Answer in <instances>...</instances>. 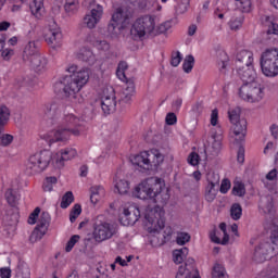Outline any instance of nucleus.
<instances>
[{"mask_svg": "<svg viewBox=\"0 0 278 278\" xmlns=\"http://www.w3.org/2000/svg\"><path fill=\"white\" fill-rule=\"evenodd\" d=\"M237 2V8L243 12H251V0H235Z\"/></svg>", "mask_w": 278, "mask_h": 278, "instance_id": "45", "label": "nucleus"}, {"mask_svg": "<svg viewBox=\"0 0 278 278\" xmlns=\"http://www.w3.org/2000/svg\"><path fill=\"white\" fill-rule=\"evenodd\" d=\"M194 264L188 265L185 264L181 265L178 268V273L176 274V278H201L199 276H194Z\"/></svg>", "mask_w": 278, "mask_h": 278, "instance_id": "28", "label": "nucleus"}, {"mask_svg": "<svg viewBox=\"0 0 278 278\" xmlns=\"http://www.w3.org/2000/svg\"><path fill=\"white\" fill-rule=\"evenodd\" d=\"M58 184V178L55 176L47 177L42 184L43 192H53V186Z\"/></svg>", "mask_w": 278, "mask_h": 278, "instance_id": "37", "label": "nucleus"}, {"mask_svg": "<svg viewBox=\"0 0 278 278\" xmlns=\"http://www.w3.org/2000/svg\"><path fill=\"white\" fill-rule=\"evenodd\" d=\"M212 278H229V275H227L225 266L216 263L212 269Z\"/></svg>", "mask_w": 278, "mask_h": 278, "instance_id": "34", "label": "nucleus"}, {"mask_svg": "<svg viewBox=\"0 0 278 278\" xmlns=\"http://www.w3.org/2000/svg\"><path fill=\"white\" fill-rule=\"evenodd\" d=\"M66 72L71 75L62 76L53 84L54 93L64 99H70L73 103H81L77 100V97H79L84 86L88 84L90 75L86 70L77 71V65H70Z\"/></svg>", "mask_w": 278, "mask_h": 278, "instance_id": "4", "label": "nucleus"}, {"mask_svg": "<svg viewBox=\"0 0 278 278\" xmlns=\"http://www.w3.org/2000/svg\"><path fill=\"white\" fill-rule=\"evenodd\" d=\"M77 157V150L73 147L61 149L53 156V153L49 150L36 152L30 155L26 164L27 175H38L49 168V164H54L55 168H64V162H70Z\"/></svg>", "mask_w": 278, "mask_h": 278, "instance_id": "3", "label": "nucleus"}, {"mask_svg": "<svg viewBox=\"0 0 278 278\" xmlns=\"http://www.w3.org/2000/svg\"><path fill=\"white\" fill-rule=\"evenodd\" d=\"M211 125L216 127L218 125V109H214L211 113Z\"/></svg>", "mask_w": 278, "mask_h": 278, "instance_id": "58", "label": "nucleus"}, {"mask_svg": "<svg viewBox=\"0 0 278 278\" xmlns=\"http://www.w3.org/2000/svg\"><path fill=\"white\" fill-rule=\"evenodd\" d=\"M190 233L188 232H178L176 237V244L184 247V244H188V242H190Z\"/></svg>", "mask_w": 278, "mask_h": 278, "instance_id": "46", "label": "nucleus"}, {"mask_svg": "<svg viewBox=\"0 0 278 278\" xmlns=\"http://www.w3.org/2000/svg\"><path fill=\"white\" fill-rule=\"evenodd\" d=\"M264 90V86L257 81L247 83L239 88L238 94L242 101H247L248 103H260L266 94Z\"/></svg>", "mask_w": 278, "mask_h": 278, "instance_id": "10", "label": "nucleus"}, {"mask_svg": "<svg viewBox=\"0 0 278 278\" xmlns=\"http://www.w3.org/2000/svg\"><path fill=\"white\" fill-rule=\"evenodd\" d=\"M260 210L267 214L265 227L270 231V242L263 241L255 245L252 254V261L255 264H264V262L273 260L276 253H278V215L275 216L273 200H267L266 204H260Z\"/></svg>", "mask_w": 278, "mask_h": 278, "instance_id": "2", "label": "nucleus"}, {"mask_svg": "<svg viewBox=\"0 0 278 278\" xmlns=\"http://www.w3.org/2000/svg\"><path fill=\"white\" fill-rule=\"evenodd\" d=\"M130 21L131 13L119 8L113 13L108 30L113 36H118L123 29H127V25H129Z\"/></svg>", "mask_w": 278, "mask_h": 278, "instance_id": "11", "label": "nucleus"}, {"mask_svg": "<svg viewBox=\"0 0 278 278\" xmlns=\"http://www.w3.org/2000/svg\"><path fill=\"white\" fill-rule=\"evenodd\" d=\"M231 194H233V197H244V194H247V187L243 182L237 181L233 184Z\"/></svg>", "mask_w": 278, "mask_h": 278, "instance_id": "39", "label": "nucleus"}, {"mask_svg": "<svg viewBox=\"0 0 278 278\" xmlns=\"http://www.w3.org/2000/svg\"><path fill=\"white\" fill-rule=\"evenodd\" d=\"M14 142V136L10 134L0 135V147H10Z\"/></svg>", "mask_w": 278, "mask_h": 278, "instance_id": "48", "label": "nucleus"}, {"mask_svg": "<svg viewBox=\"0 0 278 278\" xmlns=\"http://www.w3.org/2000/svg\"><path fill=\"white\" fill-rule=\"evenodd\" d=\"M219 229L224 233V238L220 240L218 236H216V229H213L210 232V239L215 243V244H227L229 242V235H227V224L220 223L219 224Z\"/></svg>", "mask_w": 278, "mask_h": 278, "instance_id": "26", "label": "nucleus"}, {"mask_svg": "<svg viewBox=\"0 0 278 278\" xmlns=\"http://www.w3.org/2000/svg\"><path fill=\"white\" fill-rule=\"evenodd\" d=\"M256 278H278V273L277 269L273 267H266L257 274Z\"/></svg>", "mask_w": 278, "mask_h": 278, "instance_id": "40", "label": "nucleus"}, {"mask_svg": "<svg viewBox=\"0 0 278 278\" xmlns=\"http://www.w3.org/2000/svg\"><path fill=\"white\" fill-rule=\"evenodd\" d=\"M227 64H229V56L225 53H220V60L217 63L219 71H225L227 68Z\"/></svg>", "mask_w": 278, "mask_h": 278, "instance_id": "51", "label": "nucleus"}, {"mask_svg": "<svg viewBox=\"0 0 278 278\" xmlns=\"http://www.w3.org/2000/svg\"><path fill=\"white\" fill-rule=\"evenodd\" d=\"M45 115L48 118V125L55 128L41 135L42 140L47 141L49 147L55 144V142H68L71 136H84L88 129L84 118L74 113L64 111L62 115V105L56 102L46 104Z\"/></svg>", "mask_w": 278, "mask_h": 278, "instance_id": "1", "label": "nucleus"}, {"mask_svg": "<svg viewBox=\"0 0 278 278\" xmlns=\"http://www.w3.org/2000/svg\"><path fill=\"white\" fill-rule=\"evenodd\" d=\"M231 189V181L227 178L222 180V185L219 187V191L222 194H227L229 190Z\"/></svg>", "mask_w": 278, "mask_h": 278, "instance_id": "53", "label": "nucleus"}, {"mask_svg": "<svg viewBox=\"0 0 278 278\" xmlns=\"http://www.w3.org/2000/svg\"><path fill=\"white\" fill-rule=\"evenodd\" d=\"M35 73H45L49 68V60L43 54H37L28 60Z\"/></svg>", "mask_w": 278, "mask_h": 278, "instance_id": "20", "label": "nucleus"}, {"mask_svg": "<svg viewBox=\"0 0 278 278\" xmlns=\"http://www.w3.org/2000/svg\"><path fill=\"white\" fill-rule=\"evenodd\" d=\"M132 197L141 199V201L150 200L153 203L166 205L170 199V193H168L164 180L161 178H148L135 187Z\"/></svg>", "mask_w": 278, "mask_h": 278, "instance_id": "5", "label": "nucleus"}, {"mask_svg": "<svg viewBox=\"0 0 278 278\" xmlns=\"http://www.w3.org/2000/svg\"><path fill=\"white\" fill-rule=\"evenodd\" d=\"M192 68H194V56L190 54L186 56L182 63V71L185 73H192Z\"/></svg>", "mask_w": 278, "mask_h": 278, "instance_id": "43", "label": "nucleus"}, {"mask_svg": "<svg viewBox=\"0 0 278 278\" xmlns=\"http://www.w3.org/2000/svg\"><path fill=\"white\" fill-rule=\"evenodd\" d=\"M164 216L165 213L159 205L147 210L144 219L149 233H159L166 227V218Z\"/></svg>", "mask_w": 278, "mask_h": 278, "instance_id": "9", "label": "nucleus"}, {"mask_svg": "<svg viewBox=\"0 0 278 278\" xmlns=\"http://www.w3.org/2000/svg\"><path fill=\"white\" fill-rule=\"evenodd\" d=\"M134 92H136V85L131 80H126V87L123 91V101L125 103H129V101H131V97H134Z\"/></svg>", "mask_w": 278, "mask_h": 278, "instance_id": "32", "label": "nucleus"}, {"mask_svg": "<svg viewBox=\"0 0 278 278\" xmlns=\"http://www.w3.org/2000/svg\"><path fill=\"white\" fill-rule=\"evenodd\" d=\"M1 278H12V270L8 267H3L0 269Z\"/></svg>", "mask_w": 278, "mask_h": 278, "instance_id": "61", "label": "nucleus"}, {"mask_svg": "<svg viewBox=\"0 0 278 278\" xmlns=\"http://www.w3.org/2000/svg\"><path fill=\"white\" fill-rule=\"evenodd\" d=\"M29 86H31V83H29L28 78L18 77L14 80V88L16 89L27 88L29 90Z\"/></svg>", "mask_w": 278, "mask_h": 278, "instance_id": "44", "label": "nucleus"}, {"mask_svg": "<svg viewBox=\"0 0 278 278\" xmlns=\"http://www.w3.org/2000/svg\"><path fill=\"white\" fill-rule=\"evenodd\" d=\"M101 108L105 116H109V114H114V112H116V93L114 92V88L111 87L104 89L101 99Z\"/></svg>", "mask_w": 278, "mask_h": 278, "instance_id": "16", "label": "nucleus"}, {"mask_svg": "<svg viewBox=\"0 0 278 278\" xmlns=\"http://www.w3.org/2000/svg\"><path fill=\"white\" fill-rule=\"evenodd\" d=\"M130 162L132 166L138 167L140 173H149V170H157V167L164 164V154L157 149L141 151L130 155Z\"/></svg>", "mask_w": 278, "mask_h": 278, "instance_id": "6", "label": "nucleus"}, {"mask_svg": "<svg viewBox=\"0 0 278 278\" xmlns=\"http://www.w3.org/2000/svg\"><path fill=\"white\" fill-rule=\"evenodd\" d=\"M187 162L190 166H197L201 162V156L197 152H191L188 155Z\"/></svg>", "mask_w": 278, "mask_h": 278, "instance_id": "50", "label": "nucleus"}, {"mask_svg": "<svg viewBox=\"0 0 278 278\" xmlns=\"http://www.w3.org/2000/svg\"><path fill=\"white\" fill-rule=\"evenodd\" d=\"M237 162L239 164H244V147H239L238 153H237Z\"/></svg>", "mask_w": 278, "mask_h": 278, "instance_id": "60", "label": "nucleus"}, {"mask_svg": "<svg viewBox=\"0 0 278 278\" xmlns=\"http://www.w3.org/2000/svg\"><path fill=\"white\" fill-rule=\"evenodd\" d=\"M13 54H14V50L12 49L2 50V58L4 60H9L10 58H12Z\"/></svg>", "mask_w": 278, "mask_h": 278, "instance_id": "62", "label": "nucleus"}, {"mask_svg": "<svg viewBox=\"0 0 278 278\" xmlns=\"http://www.w3.org/2000/svg\"><path fill=\"white\" fill-rule=\"evenodd\" d=\"M64 10L66 14H75L79 10V0H65Z\"/></svg>", "mask_w": 278, "mask_h": 278, "instance_id": "35", "label": "nucleus"}, {"mask_svg": "<svg viewBox=\"0 0 278 278\" xmlns=\"http://www.w3.org/2000/svg\"><path fill=\"white\" fill-rule=\"evenodd\" d=\"M229 25H230V29L237 30L240 27H242V18L240 17L232 18L230 20Z\"/></svg>", "mask_w": 278, "mask_h": 278, "instance_id": "55", "label": "nucleus"}, {"mask_svg": "<svg viewBox=\"0 0 278 278\" xmlns=\"http://www.w3.org/2000/svg\"><path fill=\"white\" fill-rule=\"evenodd\" d=\"M101 16H103V7L97 4L96 8L91 9V13L85 16L84 23L89 29H94L99 21H101Z\"/></svg>", "mask_w": 278, "mask_h": 278, "instance_id": "19", "label": "nucleus"}, {"mask_svg": "<svg viewBox=\"0 0 278 278\" xmlns=\"http://www.w3.org/2000/svg\"><path fill=\"white\" fill-rule=\"evenodd\" d=\"M79 238H80L79 235H74L70 238V240L65 245L66 253H71L73 251V249L75 248V243L79 242Z\"/></svg>", "mask_w": 278, "mask_h": 278, "instance_id": "49", "label": "nucleus"}, {"mask_svg": "<svg viewBox=\"0 0 278 278\" xmlns=\"http://www.w3.org/2000/svg\"><path fill=\"white\" fill-rule=\"evenodd\" d=\"M116 233V225L110 223L96 224L93 229V238L96 242H104L110 240Z\"/></svg>", "mask_w": 278, "mask_h": 278, "instance_id": "15", "label": "nucleus"}, {"mask_svg": "<svg viewBox=\"0 0 278 278\" xmlns=\"http://www.w3.org/2000/svg\"><path fill=\"white\" fill-rule=\"evenodd\" d=\"M86 41L92 45V47H96L98 51H110V45L105 40H97L94 39V36L88 35L86 38Z\"/></svg>", "mask_w": 278, "mask_h": 278, "instance_id": "29", "label": "nucleus"}, {"mask_svg": "<svg viewBox=\"0 0 278 278\" xmlns=\"http://www.w3.org/2000/svg\"><path fill=\"white\" fill-rule=\"evenodd\" d=\"M181 60H184L181 52L176 51L172 53V60H170L172 66H179V64H181Z\"/></svg>", "mask_w": 278, "mask_h": 278, "instance_id": "52", "label": "nucleus"}, {"mask_svg": "<svg viewBox=\"0 0 278 278\" xmlns=\"http://www.w3.org/2000/svg\"><path fill=\"white\" fill-rule=\"evenodd\" d=\"M91 195L90 201L91 203H99L101 197H105V188L103 186H93L90 189Z\"/></svg>", "mask_w": 278, "mask_h": 278, "instance_id": "31", "label": "nucleus"}, {"mask_svg": "<svg viewBox=\"0 0 278 278\" xmlns=\"http://www.w3.org/2000/svg\"><path fill=\"white\" fill-rule=\"evenodd\" d=\"M155 31V18L151 15H144L137 18L130 28V36L135 40H142L146 36H153Z\"/></svg>", "mask_w": 278, "mask_h": 278, "instance_id": "7", "label": "nucleus"}, {"mask_svg": "<svg viewBox=\"0 0 278 278\" xmlns=\"http://www.w3.org/2000/svg\"><path fill=\"white\" fill-rule=\"evenodd\" d=\"M114 187L118 194H127L129 192V182L125 179L116 180Z\"/></svg>", "mask_w": 278, "mask_h": 278, "instance_id": "38", "label": "nucleus"}, {"mask_svg": "<svg viewBox=\"0 0 278 278\" xmlns=\"http://www.w3.org/2000/svg\"><path fill=\"white\" fill-rule=\"evenodd\" d=\"M240 108L229 109L228 118L230 123L233 125V134L239 138V142H244V138L247 137V119L240 118Z\"/></svg>", "mask_w": 278, "mask_h": 278, "instance_id": "13", "label": "nucleus"}, {"mask_svg": "<svg viewBox=\"0 0 278 278\" xmlns=\"http://www.w3.org/2000/svg\"><path fill=\"white\" fill-rule=\"evenodd\" d=\"M237 74L243 84H254L257 78V73L253 68V65L238 67Z\"/></svg>", "mask_w": 278, "mask_h": 278, "instance_id": "21", "label": "nucleus"}, {"mask_svg": "<svg viewBox=\"0 0 278 278\" xmlns=\"http://www.w3.org/2000/svg\"><path fill=\"white\" fill-rule=\"evenodd\" d=\"M253 53L249 50H241L237 53L236 66L242 68V66H253Z\"/></svg>", "mask_w": 278, "mask_h": 278, "instance_id": "22", "label": "nucleus"}, {"mask_svg": "<svg viewBox=\"0 0 278 278\" xmlns=\"http://www.w3.org/2000/svg\"><path fill=\"white\" fill-rule=\"evenodd\" d=\"M49 225H51V215H49V213H42L39 217L37 226L30 235V242H38L41 238H45L49 231Z\"/></svg>", "mask_w": 278, "mask_h": 278, "instance_id": "14", "label": "nucleus"}, {"mask_svg": "<svg viewBox=\"0 0 278 278\" xmlns=\"http://www.w3.org/2000/svg\"><path fill=\"white\" fill-rule=\"evenodd\" d=\"M269 129H270L271 136L277 140L278 139V126L274 124L270 126Z\"/></svg>", "mask_w": 278, "mask_h": 278, "instance_id": "64", "label": "nucleus"}, {"mask_svg": "<svg viewBox=\"0 0 278 278\" xmlns=\"http://www.w3.org/2000/svg\"><path fill=\"white\" fill-rule=\"evenodd\" d=\"M261 70L265 77H278V49H266L261 54Z\"/></svg>", "mask_w": 278, "mask_h": 278, "instance_id": "8", "label": "nucleus"}, {"mask_svg": "<svg viewBox=\"0 0 278 278\" xmlns=\"http://www.w3.org/2000/svg\"><path fill=\"white\" fill-rule=\"evenodd\" d=\"M81 215V205L75 204L70 213V220L71 223H75L77 218Z\"/></svg>", "mask_w": 278, "mask_h": 278, "instance_id": "47", "label": "nucleus"}, {"mask_svg": "<svg viewBox=\"0 0 278 278\" xmlns=\"http://www.w3.org/2000/svg\"><path fill=\"white\" fill-rule=\"evenodd\" d=\"M188 248H181L173 251V260L175 264H181L188 257Z\"/></svg>", "mask_w": 278, "mask_h": 278, "instance_id": "33", "label": "nucleus"}, {"mask_svg": "<svg viewBox=\"0 0 278 278\" xmlns=\"http://www.w3.org/2000/svg\"><path fill=\"white\" fill-rule=\"evenodd\" d=\"M10 121V109L3 104L0 105V127H5Z\"/></svg>", "mask_w": 278, "mask_h": 278, "instance_id": "36", "label": "nucleus"}, {"mask_svg": "<svg viewBox=\"0 0 278 278\" xmlns=\"http://www.w3.org/2000/svg\"><path fill=\"white\" fill-rule=\"evenodd\" d=\"M75 201V195H73V191H67L65 194L62 197L61 201V207L62 210H66L67 207L71 206V203Z\"/></svg>", "mask_w": 278, "mask_h": 278, "instance_id": "42", "label": "nucleus"}, {"mask_svg": "<svg viewBox=\"0 0 278 278\" xmlns=\"http://www.w3.org/2000/svg\"><path fill=\"white\" fill-rule=\"evenodd\" d=\"M29 11L31 16L40 21L45 16V0H33L29 2Z\"/></svg>", "mask_w": 278, "mask_h": 278, "instance_id": "23", "label": "nucleus"}, {"mask_svg": "<svg viewBox=\"0 0 278 278\" xmlns=\"http://www.w3.org/2000/svg\"><path fill=\"white\" fill-rule=\"evenodd\" d=\"M262 24L267 27V36H278V24L275 22V17L270 15H264L262 17Z\"/></svg>", "mask_w": 278, "mask_h": 278, "instance_id": "24", "label": "nucleus"}, {"mask_svg": "<svg viewBox=\"0 0 278 278\" xmlns=\"http://www.w3.org/2000/svg\"><path fill=\"white\" fill-rule=\"evenodd\" d=\"M78 60H81L83 62H87L90 66L97 62V56L94 55V52L90 50L89 48H81L77 54Z\"/></svg>", "mask_w": 278, "mask_h": 278, "instance_id": "27", "label": "nucleus"}, {"mask_svg": "<svg viewBox=\"0 0 278 278\" xmlns=\"http://www.w3.org/2000/svg\"><path fill=\"white\" fill-rule=\"evenodd\" d=\"M116 76L118 79H121V81H128L127 76L125 75V71L123 70H116Z\"/></svg>", "mask_w": 278, "mask_h": 278, "instance_id": "63", "label": "nucleus"}, {"mask_svg": "<svg viewBox=\"0 0 278 278\" xmlns=\"http://www.w3.org/2000/svg\"><path fill=\"white\" fill-rule=\"evenodd\" d=\"M230 216L232 220H240V218H242V206L239 203H235L231 205Z\"/></svg>", "mask_w": 278, "mask_h": 278, "instance_id": "41", "label": "nucleus"}, {"mask_svg": "<svg viewBox=\"0 0 278 278\" xmlns=\"http://www.w3.org/2000/svg\"><path fill=\"white\" fill-rule=\"evenodd\" d=\"M277 176H278L277 168H274L266 174L265 179L266 181H277Z\"/></svg>", "mask_w": 278, "mask_h": 278, "instance_id": "56", "label": "nucleus"}, {"mask_svg": "<svg viewBox=\"0 0 278 278\" xmlns=\"http://www.w3.org/2000/svg\"><path fill=\"white\" fill-rule=\"evenodd\" d=\"M38 47L36 46V41H29L24 49V60H28L36 55H39Z\"/></svg>", "mask_w": 278, "mask_h": 278, "instance_id": "30", "label": "nucleus"}, {"mask_svg": "<svg viewBox=\"0 0 278 278\" xmlns=\"http://www.w3.org/2000/svg\"><path fill=\"white\" fill-rule=\"evenodd\" d=\"M38 216H40V207H36L33 213H30L28 217V225H36L38 220Z\"/></svg>", "mask_w": 278, "mask_h": 278, "instance_id": "54", "label": "nucleus"}, {"mask_svg": "<svg viewBox=\"0 0 278 278\" xmlns=\"http://www.w3.org/2000/svg\"><path fill=\"white\" fill-rule=\"evenodd\" d=\"M172 24L170 22H164L159 26V34H166V31H168V29H170Z\"/></svg>", "mask_w": 278, "mask_h": 278, "instance_id": "59", "label": "nucleus"}, {"mask_svg": "<svg viewBox=\"0 0 278 278\" xmlns=\"http://www.w3.org/2000/svg\"><path fill=\"white\" fill-rule=\"evenodd\" d=\"M165 123L167 125H176L177 124V115L175 113H168L165 117Z\"/></svg>", "mask_w": 278, "mask_h": 278, "instance_id": "57", "label": "nucleus"}, {"mask_svg": "<svg viewBox=\"0 0 278 278\" xmlns=\"http://www.w3.org/2000/svg\"><path fill=\"white\" fill-rule=\"evenodd\" d=\"M207 186L205 188V200L208 203H212L216 195L218 194V190H216V186L220 184V176L216 173H208L206 176Z\"/></svg>", "mask_w": 278, "mask_h": 278, "instance_id": "18", "label": "nucleus"}, {"mask_svg": "<svg viewBox=\"0 0 278 278\" xmlns=\"http://www.w3.org/2000/svg\"><path fill=\"white\" fill-rule=\"evenodd\" d=\"M121 223L124 227L132 226L135 223L140 220V208L136 204H128L124 206Z\"/></svg>", "mask_w": 278, "mask_h": 278, "instance_id": "17", "label": "nucleus"}, {"mask_svg": "<svg viewBox=\"0 0 278 278\" xmlns=\"http://www.w3.org/2000/svg\"><path fill=\"white\" fill-rule=\"evenodd\" d=\"M4 199L10 207H17L21 201V193L16 189L9 188L4 192Z\"/></svg>", "mask_w": 278, "mask_h": 278, "instance_id": "25", "label": "nucleus"}, {"mask_svg": "<svg viewBox=\"0 0 278 278\" xmlns=\"http://www.w3.org/2000/svg\"><path fill=\"white\" fill-rule=\"evenodd\" d=\"M43 38L48 47H51V49H60L64 42L62 28H60L55 21L49 23L48 29L43 33Z\"/></svg>", "mask_w": 278, "mask_h": 278, "instance_id": "12", "label": "nucleus"}]
</instances>
